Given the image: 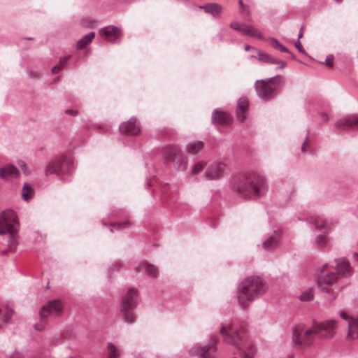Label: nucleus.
Instances as JSON below:
<instances>
[{
	"mask_svg": "<svg viewBox=\"0 0 358 358\" xmlns=\"http://www.w3.org/2000/svg\"><path fill=\"white\" fill-rule=\"evenodd\" d=\"M336 322L334 320L320 323L313 322L311 327L306 329L303 324L296 325L292 332V343L295 346L305 348L310 346L315 338H331L335 334Z\"/></svg>",
	"mask_w": 358,
	"mask_h": 358,
	"instance_id": "f257e3e1",
	"label": "nucleus"
},
{
	"mask_svg": "<svg viewBox=\"0 0 358 358\" xmlns=\"http://www.w3.org/2000/svg\"><path fill=\"white\" fill-rule=\"evenodd\" d=\"M231 185L244 199H257L266 194L268 187L266 179L256 173L234 177Z\"/></svg>",
	"mask_w": 358,
	"mask_h": 358,
	"instance_id": "f03ea898",
	"label": "nucleus"
},
{
	"mask_svg": "<svg viewBox=\"0 0 358 358\" xmlns=\"http://www.w3.org/2000/svg\"><path fill=\"white\" fill-rule=\"evenodd\" d=\"M265 280L258 276H249L243 280L236 288V296L238 304L246 308L267 290Z\"/></svg>",
	"mask_w": 358,
	"mask_h": 358,
	"instance_id": "7ed1b4c3",
	"label": "nucleus"
},
{
	"mask_svg": "<svg viewBox=\"0 0 358 358\" xmlns=\"http://www.w3.org/2000/svg\"><path fill=\"white\" fill-rule=\"evenodd\" d=\"M220 334L226 342L234 345L242 351V358H253L252 345L245 341L243 334L231 324H224L220 328Z\"/></svg>",
	"mask_w": 358,
	"mask_h": 358,
	"instance_id": "20e7f679",
	"label": "nucleus"
},
{
	"mask_svg": "<svg viewBox=\"0 0 358 358\" xmlns=\"http://www.w3.org/2000/svg\"><path fill=\"white\" fill-rule=\"evenodd\" d=\"M19 230V222L15 213L11 209H6L0 214V235L9 234L8 248L14 251L18 244L15 234Z\"/></svg>",
	"mask_w": 358,
	"mask_h": 358,
	"instance_id": "39448f33",
	"label": "nucleus"
},
{
	"mask_svg": "<svg viewBox=\"0 0 358 358\" xmlns=\"http://www.w3.org/2000/svg\"><path fill=\"white\" fill-rule=\"evenodd\" d=\"M162 154L166 162L168 164L171 163L176 169L180 171L186 170L187 167V158L178 146H166L162 150Z\"/></svg>",
	"mask_w": 358,
	"mask_h": 358,
	"instance_id": "423d86ee",
	"label": "nucleus"
},
{
	"mask_svg": "<svg viewBox=\"0 0 358 358\" xmlns=\"http://www.w3.org/2000/svg\"><path fill=\"white\" fill-rule=\"evenodd\" d=\"M280 79V77H275L256 81L255 87L257 96L264 101L273 99L277 94V87Z\"/></svg>",
	"mask_w": 358,
	"mask_h": 358,
	"instance_id": "0eeeda50",
	"label": "nucleus"
},
{
	"mask_svg": "<svg viewBox=\"0 0 358 358\" xmlns=\"http://www.w3.org/2000/svg\"><path fill=\"white\" fill-rule=\"evenodd\" d=\"M74 170L73 162L67 157H57L52 159L45 168V175L71 174Z\"/></svg>",
	"mask_w": 358,
	"mask_h": 358,
	"instance_id": "6e6552de",
	"label": "nucleus"
},
{
	"mask_svg": "<svg viewBox=\"0 0 358 358\" xmlns=\"http://www.w3.org/2000/svg\"><path fill=\"white\" fill-rule=\"evenodd\" d=\"M137 296V290L129 289L122 299L120 311L123 315L124 322L127 323L131 324L134 321L135 315L132 311L136 306Z\"/></svg>",
	"mask_w": 358,
	"mask_h": 358,
	"instance_id": "1a4fd4ad",
	"label": "nucleus"
},
{
	"mask_svg": "<svg viewBox=\"0 0 358 358\" xmlns=\"http://www.w3.org/2000/svg\"><path fill=\"white\" fill-rule=\"evenodd\" d=\"M331 266L329 264H324L320 270V273L317 280L319 289L326 293L329 292L328 287L333 285L340 279L334 269L329 271Z\"/></svg>",
	"mask_w": 358,
	"mask_h": 358,
	"instance_id": "9d476101",
	"label": "nucleus"
},
{
	"mask_svg": "<svg viewBox=\"0 0 358 358\" xmlns=\"http://www.w3.org/2000/svg\"><path fill=\"white\" fill-rule=\"evenodd\" d=\"M217 338L212 336L209 343L205 345H194L190 350L192 355H197L199 358H217Z\"/></svg>",
	"mask_w": 358,
	"mask_h": 358,
	"instance_id": "9b49d317",
	"label": "nucleus"
},
{
	"mask_svg": "<svg viewBox=\"0 0 358 358\" xmlns=\"http://www.w3.org/2000/svg\"><path fill=\"white\" fill-rule=\"evenodd\" d=\"M63 309L62 303L59 300H53L49 301L47 304L42 306L40 310V317L41 324H36L34 328L36 330H42L45 324V320L51 315H58Z\"/></svg>",
	"mask_w": 358,
	"mask_h": 358,
	"instance_id": "f8f14e48",
	"label": "nucleus"
},
{
	"mask_svg": "<svg viewBox=\"0 0 358 358\" xmlns=\"http://www.w3.org/2000/svg\"><path fill=\"white\" fill-rule=\"evenodd\" d=\"M226 164L223 162H214L206 169L205 178L208 180L219 179L224 173Z\"/></svg>",
	"mask_w": 358,
	"mask_h": 358,
	"instance_id": "ddd939ff",
	"label": "nucleus"
},
{
	"mask_svg": "<svg viewBox=\"0 0 358 358\" xmlns=\"http://www.w3.org/2000/svg\"><path fill=\"white\" fill-rule=\"evenodd\" d=\"M336 262V266H331V269H334L340 278L352 275L353 273V269L350 266L349 262L345 258L338 259Z\"/></svg>",
	"mask_w": 358,
	"mask_h": 358,
	"instance_id": "4468645a",
	"label": "nucleus"
},
{
	"mask_svg": "<svg viewBox=\"0 0 358 358\" xmlns=\"http://www.w3.org/2000/svg\"><path fill=\"white\" fill-rule=\"evenodd\" d=\"M335 127L338 130H348L350 128L355 127L358 129V114L350 115L344 118L338 120L335 123Z\"/></svg>",
	"mask_w": 358,
	"mask_h": 358,
	"instance_id": "2eb2a0df",
	"label": "nucleus"
},
{
	"mask_svg": "<svg viewBox=\"0 0 358 358\" xmlns=\"http://www.w3.org/2000/svg\"><path fill=\"white\" fill-rule=\"evenodd\" d=\"M99 34L103 38L111 43H115L116 39L121 36V31L117 27L109 25L100 29Z\"/></svg>",
	"mask_w": 358,
	"mask_h": 358,
	"instance_id": "dca6fc26",
	"label": "nucleus"
},
{
	"mask_svg": "<svg viewBox=\"0 0 358 358\" xmlns=\"http://www.w3.org/2000/svg\"><path fill=\"white\" fill-rule=\"evenodd\" d=\"M120 131L127 135H137L141 129L135 117H131L127 122H123L120 127Z\"/></svg>",
	"mask_w": 358,
	"mask_h": 358,
	"instance_id": "f3484780",
	"label": "nucleus"
},
{
	"mask_svg": "<svg viewBox=\"0 0 358 358\" xmlns=\"http://www.w3.org/2000/svg\"><path fill=\"white\" fill-rule=\"evenodd\" d=\"M231 120L230 114L222 112L217 109L215 110L212 114V121L213 124L220 126H227L229 124Z\"/></svg>",
	"mask_w": 358,
	"mask_h": 358,
	"instance_id": "a211bd4d",
	"label": "nucleus"
},
{
	"mask_svg": "<svg viewBox=\"0 0 358 358\" xmlns=\"http://www.w3.org/2000/svg\"><path fill=\"white\" fill-rule=\"evenodd\" d=\"M281 235V230H275L273 234L262 243V248L266 251L275 249L279 243Z\"/></svg>",
	"mask_w": 358,
	"mask_h": 358,
	"instance_id": "6ab92c4d",
	"label": "nucleus"
},
{
	"mask_svg": "<svg viewBox=\"0 0 358 358\" xmlns=\"http://www.w3.org/2000/svg\"><path fill=\"white\" fill-rule=\"evenodd\" d=\"M258 59L262 62L272 64H280L277 69H282L286 66V62L276 57H272L266 52L259 51Z\"/></svg>",
	"mask_w": 358,
	"mask_h": 358,
	"instance_id": "aec40b11",
	"label": "nucleus"
},
{
	"mask_svg": "<svg viewBox=\"0 0 358 358\" xmlns=\"http://www.w3.org/2000/svg\"><path fill=\"white\" fill-rule=\"evenodd\" d=\"M248 108V100L246 98L241 97L238 100L236 115L240 121H243L246 117V113Z\"/></svg>",
	"mask_w": 358,
	"mask_h": 358,
	"instance_id": "412c9836",
	"label": "nucleus"
},
{
	"mask_svg": "<svg viewBox=\"0 0 358 358\" xmlns=\"http://www.w3.org/2000/svg\"><path fill=\"white\" fill-rule=\"evenodd\" d=\"M199 8L203 10L206 13L210 14L214 17H218L222 11V7L221 5L216 3L200 6Z\"/></svg>",
	"mask_w": 358,
	"mask_h": 358,
	"instance_id": "4be33fe9",
	"label": "nucleus"
},
{
	"mask_svg": "<svg viewBox=\"0 0 358 358\" xmlns=\"http://www.w3.org/2000/svg\"><path fill=\"white\" fill-rule=\"evenodd\" d=\"M136 272H143L151 276H157L158 275V268L153 264H150L146 262H141L136 268Z\"/></svg>",
	"mask_w": 358,
	"mask_h": 358,
	"instance_id": "5701e85b",
	"label": "nucleus"
},
{
	"mask_svg": "<svg viewBox=\"0 0 358 358\" xmlns=\"http://www.w3.org/2000/svg\"><path fill=\"white\" fill-rule=\"evenodd\" d=\"M358 338V316L352 317L348 322V332L347 339L355 340Z\"/></svg>",
	"mask_w": 358,
	"mask_h": 358,
	"instance_id": "b1692460",
	"label": "nucleus"
},
{
	"mask_svg": "<svg viewBox=\"0 0 358 358\" xmlns=\"http://www.w3.org/2000/svg\"><path fill=\"white\" fill-rule=\"evenodd\" d=\"M241 32L245 36L257 37L259 39L263 38V36L259 32V31L255 29L254 27L249 24H243Z\"/></svg>",
	"mask_w": 358,
	"mask_h": 358,
	"instance_id": "393cba45",
	"label": "nucleus"
},
{
	"mask_svg": "<svg viewBox=\"0 0 358 358\" xmlns=\"http://www.w3.org/2000/svg\"><path fill=\"white\" fill-rule=\"evenodd\" d=\"M19 175V171L17 169L12 165L8 164L6 165L1 169H0V177L1 178H6L8 176H17Z\"/></svg>",
	"mask_w": 358,
	"mask_h": 358,
	"instance_id": "a878e982",
	"label": "nucleus"
},
{
	"mask_svg": "<svg viewBox=\"0 0 358 358\" xmlns=\"http://www.w3.org/2000/svg\"><path fill=\"white\" fill-rule=\"evenodd\" d=\"M95 36L94 32H90L84 36H83L76 44L77 50H82L85 48L87 45H88L92 41V39Z\"/></svg>",
	"mask_w": 358,
	"mask_h": 358,
	"instance_id": "bb28decb",
	"label": "nucleus"
},
{
	"mask_svg": "<svg viewBox=\"0 0 358 358\" xmlns=\"http://www.w3.org/2000/svg\"><path fill=\"white\" fill-rule=\"evenodd\" d=\"M203 147L202 141H193L187 145V150L192 155L197 154Z\"/></svg>",
	"mask_w": 358,
	"mask_h": 358,
	"instance_id": "cd10ccee",
	"label": "nucleus"
},
{
	"mask_svg": "<svg viewBox=\"0 0 358 358\" xmlns=\"http://www.w3.org/2000/svg\"><path fill=\"white\" fill-rule=\"evenodd\" d=\"M107 358H118L120 355L119 349L112 343L107 344Z\"/></svg>",
	"mask_w": 358,
	"mask_h": 358,
	"instance_id": "c85d7f7f",
	"label": "nucleus"
},
{
	"mask_svg": "<svg viewBox=\"0 0 358 358\" xmlns=\"http://www.w3.org/2000/svg\"><path fill=\"white\" fill-rule=\"evenodd\" d=\"M34 189L28 184L24 183L22 191V196L25 201H29L34 195Z\"/></svg>",
	"mask_w": 358,
	"mask_h": 358,
	"instance_id": "c756f323",
	"label": "nucleus"
},
{
	"mask_svg": "<svg viewBox=\"0 0 358 358\" xmlns=\"http://www.w3.org/2000/svg\"><path fill=\"white\" fill-rule=\"evenodd\" d=\"M270 45L274 49L278 50L284 52H289V50L285 47L278 40L275 38H270Z\"/></svg>",
	"mask_w": 358,
	"mask_h": 358,
	"instance_id": "7c9ffc66",
	"label": "nucleus"
},
{
	"mask_svg": "<svg viewBox=\"0 0 358 358\" xmlns=\"http://www.w3.org/2000/svg\"><path fill=\"white\" fill-rule=\"evenodd\" d=\"M14 314V310L11 308H6L2 317V322L6 324H11V317Z\"/></svg>",
	"mask_w": 358,
	"mask_h": 358,
	"instance_id": "2f4dec72",
	"label": "nucleus"
},
{
	"mask_svg": "<svg viewBox=\"0 0 358 358\" xmlns=\"http://www.w3.org/2000/svg\"><path fill=\"white\" fill-rule=\"evenodd\" d=\"M299 299L303 301H308L313 299V293L312 289H308L304 291L299 296Z\"/></svg>",
	"mask_w": 358,
	"mask_h": 358,
	"instance_id": "473e14b6",
	"label": "nucleus"
},
{
	"mask_svg": "<svg viewBox=\"0 0 358 358\" xmlns=\"http://www.w3.org/2000/svg\"><path fill=\"white\" fill-rule=\"evenodd\" d=\"M327 243V237L324 235L320 234L316 236L315 243L318 248H323Z\"/></svg>",
	"mask_w": 358,
	"mask_h": 358,
	"instance_id": "72a5a7b5",
	"label": "nucleus"
},
{
	"mask_svg": "<svg viewBox=\"0 0 358 358\" xmlns=\"http://www.w3.org/2000/svg\"><path fill=\"white\" fill-rule=\"evenodd\" d=\"M311 221L314 222L315 227L319 230H322L326 227V222L322 219L311 218Z\"/></svg>",
	"mask_w": 358,
	"mask_h": 358,
	"instance_id": "f704fd0d",
	"label": "nucleus"
},
{
	"mask_svg": "<svg viewBox=\"0 0 358 358\" xmlns=\"http://www.w3.org/2000/svg\"><path fill=\"white\" fill-rule=\"evenodd\" d=\"M205 164L202 162H199L194 164L192 169V174L196 175L199 173H200L204 168Z\"/></svg>",
	"mask_w": 358,
	"mask_h": 358,
	"instance_id": "c9c22d12",
	"label": "nucleus"
},
{
	"mask_svg": "<svg viewBox=\"0 0 358 358\" xmlns=\"http://www.w3.org/2000/svg\"><path fill=\"white\" fill-rule=\"evenodd\" d=\"M82 24L83 26H85V27H94L96 25V22L94 20H82Z\"/></svg>",
	"mask_w": 358,
	"mask_h": 358,
	"instance_id": "e433bc0d",
	"label": "nucleus"
},
{
	"mask_svg": "<svg viewBox=\"0 0 358 358\" xmlns=\"http://www.w3.org/2000/svg\"><path fill=\"white\" fill-rule=\"evenodd\" d=\"M229 26L231 29L241 32L243 24H241L239 22L234 21L232 22Z\"/></svg>",
	"mask_w": 358,
	"mask_h": 358,
	"instance_id": "4c0bfd02",
	"label": "nucleus"
},
{
	"mask_svg": "<svg viewBox=\"0 0 358 358\" xmlns=\"http://www.w3.org/2000/svg\"><path fill=\"white\" fill-rule=\"evenodd\" d=\"M17 164L23 170L24 174L29 173L28 168L27 166L26 163L24 161H22V160L19 161L17 162Z\"/></svg>",
	"mask_w": 358,
	"mask_h": 358,
	"instance_id": "58836bf2",
	"label": "nucleus"
},
{
	"mask_svg": "<svg viewBox=\"0 0 358 358\" xmlns=\"http://www.w3.org/2000/svg\"><path fill=\"white\" fill-rule=\"evenodd\" d=\"M70 58H71V55H68V56H66L64 57L60 58L59 64H57V66H61V69H62L64 66L66 65V64L67 63L68 60Z\"/></svg>",
	"mask_w": 358,
	"mask_h": 358,
	"instance_id": "ea45409f",
	"label": "nucleus"
},
{
	"mask_svg": "<svg viewBox=\"0 0 358 358\" xmlns=\"http://www.w3.org/2000/svg\"><path fill=\"white\" fill-rule=\"evenodd\" d=\"M113 226L116 229H123L125 227H128L129 226V222H118V223L114 224Z\"/></svg>",
	"mask_w": 358,
	"mask_h": 358,
	"instance_id": "a19ab883",
	"label": "nucleus"
},
{
	"mask_svg": "<svg viewBox=\"0 0 358 358\" xmlns=\"http://www.w3.org/2000/svg\"><path fill=\"white\" fill-rule=\"evenodd\" d=\"M334 57L332 55H328L325 59L326 64L329 66H331L334 64Z\"/></svg>",
	"mask_w": 358,
	"mask_h": 358,
	"instance_id": "79ce46f5",
	"label": "nucleus"
},
{
	"mask_svg": "<svg viewBox=\"0 0 358 358\" xmlns=\"http://www.w3.org/2000/svg\"><path fill=\"white\" fill-rule=\"evenodd\" d=\"M295 47L297 48V50L301 52V53H304L305 51H304V49L301 43V42L298 40V41L295 43Z\"/></svg>",
	"mask_w": 358,
	"mask_h": 358,
	"instance_id": "37998d69",
	"label": "nucleus"
},
{
	"mask_svg": "<svg viewBox=\"0 0 358 358\" xmlns=\"http://www.w3.org/2000/svg\"><path fill=\"white\" fill-rule=\"evenodd\" d=\"M65 113L71 116H76L78 114V110L68 109L65 111Z\"/></svg>",
	"mask_w": 358,
	"mask_h": 358,
	"instance_id": "c03bdc74",
	"label": "nucleus"
},
{
	"mask_svg": "<svg viewBox=\"0 0 358 358\" xmlns=\"http://www.w3.org/2000/svg\"><path fill=\"white\" fill-rule=\"evenodd\" d=\"M309 143H309L308 139V138H306V139L304 141V142L303 143L302 146H301V151H302L303 152H306V150H307V146L309 145Z\"/></svg>",
	"mask_w": 358,
	"mask_h": 358,
	"instance_id": "a18cd8bd",
	"label": "nucleus"
},
{
	"mask_svg": "<svg viewBox=\"0 0 358 358\" xmlns=\"http://www.w3.org/2000/svg\"><path fill=\"white\" fill-rule=\"evenodd\" d=\"M340 316L343 319V320H349V321L350 320V318L351 317H349L348 314L344 312V311H342L341 313H340Z\"/></svg>",
	"mask_w": 358,
	"mask_h": 358,
	"instance_id": "49530a36",
	"label": "nucleus"
},
{
	"mask_svg": "<svg viewBox=\"0 0 358 358\" xmlns=\"http://www.w3.org/2000/svg\"><path fill=\"white\" fill-rule=\"evenodd\" d=\"M59 70H61V66L56 65L52 69V73H57Z\"/></svg>",
	"mask_w": 358,
	"mask_h": 358,
	"instance_id": "de8ad7c7",
	"label": "nucleus"
},
{
	"mask_svg": "<svg viewBox=\"0 0 358 358\" xmlns=\"http://www.w3.org/2000/svg\"><path fill=\"white\" fill-rule=\"evenodd\" d=\"M120 266V263H115L113 264V270L119 271Z\"/></svg>",
	"mask_w": 358,
	"mask_h": 358,
	"instance_id": "09e8293b",
	"label": "nucleus"
},
{
	"mask_svg": "<svg viewBox=\"0 0 358 358\" xmlns=\"http://www.w3.org/2000/svg\"><path fill=\"white\" fill-rule=\"evenodd\" d=\"M303 36V27L301 28L300 31L298 34V39H300Z\"/></svg>",
	"mask_w": 358,
	"mask_h": 358,
	"instance_id": "8fccbe9b",
	"label": "nucleus"
},
{
	"mask_svg": "<svg viewBox=\"0 0 358 358\" xmlns=\"http://www.w3.org/2000/svg\"><path fill=\"white\" fill-rule=\"evenodd\" d=\"M353 258H354V260L358 262V253L357 252L353 253Z\"/></svg>",
	"mask_w": 358,
	"mask_h": 358,
	"instance_id": "3c124183",
	"label": "nucleus"
},
{
	"mask_svg": "<svg viewBox=\"0 0 358 358\" xmlns=\"http://www.w3.org/2000/svg\"><path fill=\"white\" fill-rule=\"evenodd\" d=\"M239 4L243 10L245 9V6L243 5V0H239Z\"/></svg>",
	"mask_w": 358,
	"mask_h": 358,
	"instance_id": "603ef678",
	"label": "nucleus"
},
{
	"mask_svg": "<svg viewBox=\"0 0 358 358\" xmlns=\"http://www.w3.org/2000/svg\"><path fill=\"white\" fill-rule=\"evenodd\" d=\"M251 48H252V47H251L250 45H245V50L246 51H248V50H250Z\"/></svg>",
	"mask_w": 358,
	"mask_h": 358,
	"instance_id": "864d4df0",
	"label": "nucleus"
},
{
	"mask_svg": "<svg viewBox=\"0 0 358 358\" xmlns=\"http://www.w3.org/2000/svg\"><path fill=\"white\" fill-rule=\"evenodd\" d=\"M15 352H13V355H10L9 357H6V358H12V357H13V356H14V355H15Z\"/></svg>",
	"mask_w": 358,
	"mask_h": 358,
	"instance_id": "5fc2aeb1",
	"label": "nucleus"
},
{
	"mask_svg": "<svg viewBox=\"0 0 358 358\" xmlns=\"http://www.w3.org/2000/svg\"><path fill=\"white\" fill-rule=\"evenodd\" d=\"M7 252V250H2L1 251V254L4 255Z\"/></svg>",
	"mask_w": 358,
	"mask_h": 358,
	"instance_id": "6e6d98bb",
	"label": "nucleus"
},
{
	"mask_svg": "<svg viewBox=\"0 0 358 358\" xmlns=\"http://www.w3.org/2000/svg\"><path fill=\"white\" fill-rule=\"evenodd\" d=\"M291 55H292V57L293 59H294V58H295V56H294L293 54H291Z\"/></svg>",
	"mask_w": 358,
	"mask_h": 358,
	"instance_id": "4d7b16f0",
	"label": "nucleus"
},
{
	"mask_svg": "<svg viewBox=\"0 0 358 358\" xmlns=\"http://www.w3.org/2000/svg\"><path fill=\"white\" fill-rule=\"evenodd\" d=\"M110 231L113 232V228H111L110 229Z\"/></svg>",
	"mask_w": 358,
	"mask_h": 358,
	"instance_id": "13d9d810",
	"label": "nucleus"
},
{
	"mask_svg": "<svg viewBox=\"0 0 358 358\" xmlns=\"http://www.w3.org/2000/svg\"><path fill=\"white\" fill-rule=\"evenodd\" d=\"M234 358H236V357H234Z\"/></svg>",
	"mask_w": 358,
	"mask_h": 358,
	"instance_id": "bf43d9fd",
	"label": "nucleus"
}]
</instances>
